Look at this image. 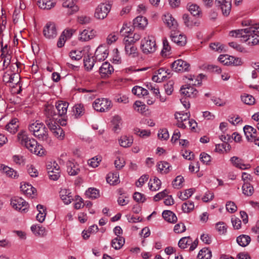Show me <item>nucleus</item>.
<instances>
[{
	"mask_svg": "<svg viewBox=\"0 0 259 259\" xmlns=\"http://www.w3.org/2000/svg\"><path fill=\"white\" fill-rule=\"evenodd\" d=\"M97 35V32L93 29H84L79 34L78 39L81 41H87L93 39Z\"/></svg>",
	"mask_w": 259,
	"mask_h": 259,
	"instance_id": "nucleus-15",
	"label": "nucleus"
},
{
	"mask_svg": "<svg viewBox=\"0 0 259 259\" xmlns=\"http://www.w3.org/2000/svg\"><path fill=\"white\" fill-rule=\"evenodd\" d=\"M131 29H129L127 24H123L122 28L120 31V32L122 34V35H125L123 39L124 41L131 42L134 44L136 41L139 40L140 39L141 36L138 33L134 34L133 37L129 36V35H126V34H128L131 31Z\"/></svg>",
	"mask_w": 259,
	"mask_h": 259,
	"instance_id": "nucleus-13",
	"label": "nucleus"
},
{
	"mask_svg": "<svg viewBox=\"0 0 259 259\" xmlns=\"http://www.w3.org/2000/svg\"><path fill=\"white\" fill-rule=\"evenodd\" d=\"M175 116L178 121L177 125L179 127L182 128L187 127V123L190 116L189 112H177L175 114Z\"/></svg>",
	"mask_w": 259,
	"mask_h": 259,
	"instance_id": "nucleus-10",
	"label": "nucleus"
},
{
	"mask_svg": "<svg viewBox=\"0 0 259 259\" xmlns=\"http://www.w3.org/2000/svg\"><path fill=\"white\" fill-rule=\"evenodd\" d=\"M187 7L189 11L194 16H198L200 14V9L197 5L188 4Z\"/></svg>",
	"mask_w": 259,
	"mask_h": 259,
	"instance_id": "nucleus-55",
	"label": "nucleus"
},
{
	"mask_svg": "<svg viewBox=\"0 0 259 259\" xmlns=\"http://www.w3.org/2000/svg\"><path fill=\"white\" fill-rule=\"evenodd\" d=\"M112 123L113 124V130L116 132L118 133L119 131L120 130V127L121 125V118L119 116H115L113 117Z\"/></svg>",
	"mask_w": 259,
	"mask_h": 259,
	"instance_id": "nucleus-49",
	"label": "nucleus"
},
{
	"mask_svg": "<svg viewBox=\"0 0 259 259\" xmlns=\"http://www.w3.org/2000/svg\"><path fill=\"white\" fill-rule=\"evenodd\" d=\"M84 61V65L85 68L88 70H91L92 69L94 65L95 61L96 59L94 58L93 57H90L89 55L87 56H85L83 59Z\"/></svg>",
	"mask_w": 259,
	"mask_h": 259,
	"instance_id": "nucleus-47",
	"label": "nucleus"
},
{
	"mask_svg": "<svg viewBox=\"0 0 259 259\" xmlns=\"http://www.w3.org/2000/svg\"><path fill=\"white\" fill-rule=\"evenodd\" d=\"M73 111L75 118H78L81 117L85 112L83 105L81 104H76L73 107Z\"/></svg>",
	"mask_w": 259,
	"mask_h": 259,
	"instance_id": "nucleus-42",
	"label": "nucleus"
},
{
	"mask_svg": "<svg viewBox=\"0 0 259 259\" xmlns=\"http://www.w3.org/2000/svg\"><path fill=\"white\" fill-rule=\"evenodd\" d=\"M100 73L102 77L109 76L114 71L113 66L107 62L103 63L100 68Z\"/></svg>",
	"mask_w": 259,
	"mask_h": 259,
	"instance_id": "nucleus-20",
	"label": "nucleus"
},
{
	"mask_svg": "<svg viewBox=\"0 0 259 259\" xmlns=\"http://www.w3.org/2000/svg\"><path fill=\"white\" fill-rule=\"evenodd\" d=\"M17 137L19 143L23 146L26 145L28 142L31 141V139H33L29 136L27 132L25 131H22L19 133Z\"/></svg>",
	"mask_w": 259,
	"mask_h": 259,
	"instance_id": "nucleus-32",
	"label": "nucleus"
},
{
	"mask_svg": "<svg viewBox=\"0 0 259 259\" xmlns=\"http://www.w3.org/2000/svg\"><path fill=\"white\" fill-rule=\"evenodd\" d=\"M132 93L138 96H144L148 94V91L140 86H135L132 89Z\"/></svg>",
	"mask_w": 259,
	"mask_h": 259,
	"instance_id": "nucleus-51",
	"label": "nucleus"
},
{
	"mask_svg": "<svg viewBox=\"0 0 259 259\" xmlns=\"http://www.w3.org/2000/svg\"><path fill=\"white\" fill-rule=\"evenodd\" d=\"M0 170L5 174L7 176L12 178H16L18 177V174L16 171L4 164L0 165Z\"/></svg>",
	"mask_w": 259,
	"mask_h": 259,
	"instance_id": "nucleus-30",
	"label": "nucleus"
},
{
	"mask_svg": "<svg viewBox=\"0 0 259 259\" xmlns=\"http://www.w3.org/2000/svg\"><path fill=\"white\" fill-rule=\"evenodd\" d=\"M141 48L145 54H152L156 50L157 46L154 37L148 36L144 37L141 43Z\"/></svg>",
	"mask_w": 259,
	"mask_h": 259,
	"instance_id": "nucleus-3",
	"label": "nucleus"
},
{
	"mask_svg": "<svg viewBox=\"0 0 259 259\" xmlns=\"http://www.w3.org/2000/svg\"><path fill=\"white\" fill-rule=\"evenodd\" d=\"M134 107L135 110L141 113H143L147 110V106L142 102L139 101H136L135 102L134 104Z\"/></svg>",
	"mask_w": 259,
	"mask_h": 259,
	"instance_id": "nucleus-60",
	"label": "nucleus"
},
{
	"mask_svg": "<svg viewBox=\"0 0 259 259\" xmlns=\"http://www.w3.org/2000/svg\"><path fill=\"white\" fill-rule=\"evenodd\" d=\"M125 243V239L122 236H117L112 240L111 246L116 250L120 249Z\"/></svg>",
	"mask_w": 259,
	"mask_h": 259,
	"instance_id": "nucleus-33",
	"label": "nucleus"
},
{
	"mask_svg": "<svg viewBox=\"0 0 259 259\" xmlns=\"http://www.w3.org/2000/svg\"><path fill=\"white\" fill-rule=\"evenodd\" d=\"M162 21L170 29L174 30L177 28L178 23L170 14L166 13L163 15Z\"/></svg>",
	"mask_w": 259,
	"mask_h": 259,
	"instance_id": "nucleus-17",
	"label": "nucleus"
},
{
	"mask_svg": "<svg viewBox=\"0 0 259 259\" xmlns=\"http://www.w3.org/2000/svg\"><path fill=\"white\" fill-rule=\"evenodd\" d=\"M106 181L110 185H116L119 182V175L116 172L109 173L107 176Z\"/></svg>",
	"mask_w": 259,
	"mask_h": 259,
	"instance_id": "nucleus-48",
	"label": "nucleus"
},
{
	"mask_svg": "<svg viewBox=\"0 0 259 259\" xmlns=\"http://www.w3.org/2000/svg\"><path fill=\"white\" fill-rule=\"evenodd\" d=\"M67 171L70 176H76L80 171L79 165L73 160H68L66 163Z\"/></svg>",
	"mask_w": 259,
	"mask_h": 259,
	"instance_id": "nucleus-19",
	"label": "nucleus"
},
{
	"mask_svg": "<svg viewBox=\"0 0 259 259\" xmlns=\"http://www.w3.org/2000/svg\"><path fill=\"white\" fill-rule=\"evenodd\" d=\"M24 147L26 148L31 153L37 155L41 156L44 153L42 146L38 145L37 141L35 139H31Z\"/></svg>",
	"mask_w": 259,
	"mask_h": 259,
	"instance_id": "nucleus-9",
	"label": "nucleus"
},
{
	"mask_svg": "<svg viewBox=\"0 0 259 259\" xmlns=\"http://www.w3.org/2000/svg\"><path fill=\"white\" fill-rule=\"evenodd\" d=\"M230 161L233 166L242 169H246V165L243 163L242 159L237 156H233L231 158Z\"/></svg>",
	"mask_w": 259,
	"mask_h": 259,
	"instance_id": "nucleus-36",
	"label": "nucleus"
},
{
	"mask_svg": "<svg viewBox=\"0 0 259 259\" xmlns=\"http://www.w3.org/2000/svg\"><path fill=\"white\" fill-rule=\"evenodd\" d=\"M98 227L97 225H93L91 226L88 230L83 231L82 232V237L84 239H87L89 238L92 233H95L98 231Z\"/></svg>",
	"mask_w": 259,
	"mask_h": 259,
	"instance_id": "nucleus-52",
	"label": "nucleus"
},
{
	"mask_svg": "<svg viewBox=\"0 0 259 259\" xmlns=\"http://www.w3.org/2000/svg\"><path fill=\"white\" fill-rule=\"evenodd\" d=\"M242 192L247 196H251L254 192V189L250 183L243 184L242 187Z\"/></svg>",
	"mask_w": 259,
	"mask_h": 259,
	"instance_id": "nucleus-50",
	"label": "nucleus"
},
{
	"mask_svg": "<svg viewBox=\"0 0 259 259\" xmlns=\"http://www.w3.org/2000/svg\"><path fill=\"white\" fill-rule=\"evenodd\" d=\"M192 240L190 237H184L182 238L179 241L178 245L182 249L187 247V245L191 243Z\"/></svg>",
	"mask_w": 259,
	"mask_h": 259,
	"instance_id": "nucleus-56",
	"label": "nucleus"
},
{
	"mask_svg": "<svg viewBox=\"0 0 259 259\" xmlns=\"http://www.w3.org/2000/svg\"><path fill=\"white\" fill-rule=\"evenodd\" d=\"M31 230L35 235L45 236L47 234V231L42 226L33 225L31 227Z\"/></svg>",
	"mask_w": 259,
	"mask_h": 259,
	"instance_id": "nucleus-35",
	"label": "nucleus"
},
{
	"mask_svg": "<svg viewBox=\"0 0 259 259\" xmlns=\"http://www.w3.org/2000/svg\"><path fill=\"white\" fill-rule=\"evenodd\" d=\"M45 115L46 116L45 121L48 119L55 120V116L57 114L55 111V109L53 106L49 105L46 107L45 109Z\"/></svg>",
	"mask_w": 259,
	"mask_h": 259,
	"instance_id": "nucleus-38",
	"label": "nucleus"
},
{
	"mask_svg": "<svg viewBox=\"0 0 259 259\" xmlns=\"http://www.w3.org/2000/svg\"><path fill=\"white\" fill-rule=\"evenodd\" d=\"M60 196L65 204H70L73 200L70 190L66 189H61L60 192Z\"/></svg>",
	"mask_w": 259,
	"mask_h": 259,
	"instance_id": "nucleus-25",
	"label": "nucleus"
},
{
	"mask_svg": "<svg viewBox=\"0 0 259 259\" xmlns=\"http://www.w3.org/2000/svg\"><path fill=\"white\" fill-rule=\"evenodd\" d=\"M62 5L63 7L68 9V13L69 15H72L77 12L79 10L78 7L73 0L64 1L62 3Z\"/></svg>",
	"mask_w": 259,
	"mask_h": 259,
	"instance_id": "nucleus-22",
	"label": "nucleus"
},
{
	"mask_svg": "<svg viewBox=\"0 0 259 259\" xmlns=\"http://www.w3.org/2000/svg\"><path fill=\"white\" fill-rule=\"evenodd\" d=\"M189 66L188 63L182 59L177 60L171 64V68L176 72L187 71Z\"/></svg>",
	"mask_w": 259,
	"mask_h": 259,
	"instance_id": "nucleus-16",
	"label": "nucleus"
},
{
	"mask_svg": "<svg viewBox=\"0 0 259 259\" xmlns=\"http://www.w3.org/2000/svg\"><path fill=\"white\" fill-rule=\"evenodd\" d=\"M242 101L245 104L251 105L254 104L255 99L250 95L244 94L241 96Z\"/></svg>",
	"mask_w": 259,
	"mask_h": 259,
	"instance_id": "nucleus-54",
	"label": "nucleus"
},
{
	"mask_svg": "<svg viewBox=\"0 0 259 259\" xmlns=\"http://www.w3.org/2000/svg\"><path fill=\"white\" fill-rule=\"evenodd\" d=\"M245 32H249L250 34H254L256 35V37L253 38V36L251 35V37H248V39L252 38V41H251L253 45H257L259 44V24L255 25L254 27L250 28L245 29Z\"/></svg>",
	"mask_w": 259,
	"mask_h": 259,
	"instance_id": "nucleus-23",
	"label": "nucleus"
},
{
	"mask_svg": "<svg viewBox=\"0 0 259 259\" xmlns=\"http://www.w3.org/2000/svg\"><path fill=\"white\" fill-rule=\"evenodd\" d=\"M216 5L220 8L224 16H228L231 10V2L230 0H215Z\"/></svg>",
	"mask_w": 259,
	"mask_h": 259,
	"instance_id": "nucleus-14",
	"label": "nucleus"
},
{
	"mask_svg": "<svg viewBox=\"0 0 259 259\" xmlns=\"http://www.w3.org/2000/svg\"><path fill=\"white\" fill-rule=\"evenodd\" d=\"M194 191V189L192 188L186 190L184 193H180L179 197L183 200H186L192 195Z\"/></svg>",
	"mask_w": 259,
	"mask_h": 259,
	"instance_id": "nucleus-58",
	"label": "nucleus"
},
{
	"mask_svg": "<svg viewBox=\"0 0 259 259\" xmlns=\"http://www.w3.org/2000/svg\"><path fill=\"white\" fill-rule=\"evenodd\" d=\"M111 107V101L106 98L96 99L93 103L94 109L101 112L109 110Z\"/></svg>",
	"mask_w": 259,
	"mask_h": 259,
	"instance_id": "nucleus-4",
	"label": "nucleus"
},
{
	"mask_svg": "<svg viewBox=\"0 0 259 259\" xmlns=\"http://www.w3.org/2000/svg\"><path fill=\"white\" fill-rule=\"evenodd\" d=\"M182 208L185 212L188 213L194 209V204L191 201H188L183 204Z\"/></svg>",
	"mask_w": 259,
	"mask_h": 259,
	"instance_id": "nucleus-59",
	"label": "nucleus"
},
{
	"mask_svg": "<svg viewBox=\"0 0 259 259\" xmlns=\"http://www.w3.org/2000/svg\"><path fill=\"white\" fill-rule=\"evenodd\" d=\"M111 9V6L108 4H101L96 8L95 17L98 19L105 18Z\"/></svg>",
	"mask_w": 259,
	"mask_h": 259,
	"instance_id": "nucleus-7",
	"label": "nucleus"
},
{
	"mask_svg": "<svg viewBox=\"0 0 259 259\" xmlns=\"http://www.w3.org/2000/svg\"><path fill=\"white\" fill-rule=\"evenodd\" d=\"M161 185L160 180L158 178L154 177L153 180H150L149 183V189L151 191H156L160 189Z\"/></svg>",
	"mask_w": 259,
	"mask_h": 259,
	"instance_id": "nucleus-45",
	"label": "nucleus"
},
{
	"mask_svg": "<svg viewBox=\"0 0 259 259\" xmlns=\"http://www.w3.org/2000/svg\"><path fill=\"white\" fill-rule=\"evenodd\" d=\"M147 24V19L143 16H138L133 21L134 26L140 29H144Z\"/></svg>",
	"mask_w": 259,
	"mask_h": 259,
	"instance_id": "nucleus-28",
	"label": "nucleus"
},
{
	"mask_svg": "<svg viewBox=\"0 0 259 259\" xmlns=\"http://www.w3.org/2000/svg\"><path fill=\"white\" fill-rule=\"evenodd\" d=\"M250 241V237L246 235H241L237 237L236 239L237 243L242 247H245L248 245Z\"/></svg>",
	"mask_w": 259,
	"mask_h": 259,
	"instance_id": "nucleus-41",
	"label": "nucleus"
},
{
	"mask_svg": "<svg viewBox=\"0 0 259 259\" xmlns=\"http://www.w3.org/2000/svg\"><path fill=\"white\" fill-rule=\"evenodd\" d=\"M68 103L67 102L59 101L56 103V108L58 111V115L63 116L66 115L67 113Z\"/></svg>",
	"mask_w": 259,
	"mask_h": 259,
	"instance_id": "nucleus-26",
	"label": "nucleus"
},
{
	"mask_svg": "<svg viewBox=\"0 0 259 259\" xmlns=\"http://www.w3.org/2000/svg\"><path fill=\"white\" fill-rule=\"evenodd\" d=\"M243 131L247 140L248 142H254L256 139L259 138V132L251 126L245 125Z\"/></svg>",
	"mask_w": 259,
	"mask_h": 259,
	"instance_id": "nucleus-11",
	"label": "nucleus"
},
{
	"mask_svg": "<svg viewBox=\"0 0 259 259\" xmlns=\"http://www.w3.org/2000/svg\"><path fill=\"white\" fill-rule=\"evenodd\" d=\"M170 37L171 41L176 43L179 46H184L186 45L187 42L186 36L181 34L179 31L176 29L171 30Z\"/></svg>",
	"mask_w": 259,
	"mask_h": 259,
	"instance_id": "nucleus-12",
	"label": "nucleus"
},
{
	"mask_svg": "<svg viewBox=\"0 0 259 259\" xmlns=\"http://www.w3.org/2000/svg\"><path fill=\"white\" fill-rule=\"evenodd\" d=\"M162 217L168 222L175 223L177 221L176 214L170 210H164L162 212Z\"/></svg>",
	"mask_w": 259,
	"mask_h": 259,
	"instance_id": "nucleus-34",
	"label": "nucleus"
},
{
	"mask_svg": "<svg viewBox=\"0 0 259 259\" xmlns=\"http://www.w3.org/2000/svg\"><path fill=\"white\" fill-rule=\"evenodd\" d=\"M258 24H252L251 20H244L242 21V25L243 26H249V27L245 29L232 30L230 32V35L232 37L242 38L244 41H248V45L254 46L255 45H253L251 42L252 41V38L248 39V37H250V36L251 37V35L253 36V38H254L256 37V35H255L254 34H250L249 32L248 33L245 32L246 31H245V29L254 27Z\"/></svg>",
	"mask_w": 259,
	"mask_h": 259,
	"instance_id": "nucleus-1",
	"label": "nucleus"
},
{
	"mask_svg": "<svg viewBox=\"0 0 259 259\" xmlns=\"http://www.w3.org/2000/svg\"><path fill=\"white\" fill-rule=\"evenodd\" d=\"M83 54L81 51H72L69 53L70 57L74 60H79L82 57Z\"/></svg>",
	"mask_w": 259,
	"mask_h": 259,
	"instance_id": "nucleus-61",
	"label": "nucleus"
},
{
	"mask_svg": "<svg viewBox=\"0 0 259 259\" xmlns=\"http://www.w3.org/2000/svg\"><path fill=\"white\" fill-rule=\"evenodd\" d=\"M43 34L46 38L51 39L55 38L58 34L57 29L55 23L48 22L44 26Z\"/></svg>",
	"mask_w": 259,
	"mask_h": 259,
	"instance_id": "nucleus-6",
	"label": "nucleus"
},
{
	"mask_svg": "<svg viewBox=\"0 0 259 259\" xmlns=\"http://www.w3.org/2000/svg\"><path fill=\"white\" fill-rule=\"evenodd\" d=\"M108 51L106 47L101 45L99 46L95 53V59L96 61H101L104 60L108 56Z\"/></svg>",
	"mask_w": 259,
	"mask_h": 259,
	"instance_id": "nucleus-18",
	"label": "nucleus"
},
{
	"mask_svg": "<svg viewBox=\"0 0 259 259\" xmlns=\"http://www.w3.org/2000/svg\"><path fill=\"white\" fill-rule=\"evenodd\" d=\"M37 5L41 9L49 10L55 7L56 3L53 0H38Z\"/></svg>",
	"mask_w": 259,
	"mask_h": 259,
	"instance_id": "nucleus-29",
	"label": "nucleus"
},
{
	"mask_svg": "<svg viewBox=\"0 0 259 259\" xmlns=\"http://www.w3.org/2000/svg\"><path fill=\"white\" fill-rule=\"evenodd\" d=\"M184 178L182 176H177L172 183L174 188L176 189L181 188L182 186V184L184 182Z\"/></svg>",
	"mask_w": 259,
	"mask_h": 259,
	"instance_id": "nucleus-62",
	"label": "nucleus"
},
{
	"mask_svg": "<svg viewBox=\"0 0 259 259\" xmlns=\"http://www.w3.org/2000/svg\"><path fill=\"white\" fill-rule=\"evenodd\" d=\"M183 19L185 25L188 27H192L194 26H198L199 22L195 20H193L188 14H185L183 16Z\"/></svg>",
	"mask_w": 259,
	"mask_h": 259,
	"instance_id": "nucleus-37",
	"label": "nucleus"
},
{
	"mask_svg": "<svg viewBox=\"0 0 259 259\" xmlns=\"http://www.w3.org/2000/svg\"><path fill=\"white\" fill-rule=\"evenodd\" d=\"M180 91L182 94L187 97H195L198 93V91L195 89L190 85L181 88Z\"/></svg>",
	"mask_w": 259,
	"mask_h": 259,
	"instance_id": "nucleus-24",
	"label": "nucleus"
},
{
	"mask_svg": "<svg viewBox=\"0 0 259 259\" xmlns=\"http://www.w3.org/2000/svg\"><path fill=\"white\" fill-rule=\"evenodd\" d=\"M119 143L121 146L126 148L132 145L133 143V139L132 137L123 136L119 140Z\"/></svg>",
	"mask_w": 259,
	"mask_h": 259,
	"instance_id": "nucleus-43",
	"label": "nucleus"
},
{
	"mask_svg": "<svg viewBox=\"0 0 259 259\" xmlns=\"http://www.w3.org/2000/svg\"><path fill=\"white\" fill-rule=\"evenodd\" d=\"M124 42L126 54L131 57L137 56L138 55L137 48L134 45V44L128 41H124Z\"/></svg>",
	"mask_w": 259,
	"mask_h": 259,
	"instance_id": "nucleus-21",
	"label": "nucleus"
},
{
	"mask_svg": "<svg viewBox=\"0 0 259 259\" xmlns=\"http://www.w3.org/2000/svg\"><path fill=\"white\" fill-rule=\"evenodd\" d=\"M11 204L15 209L24 212H25L29 207L28 203L21 197H14L12 198Z\"/></svg>",
	"mask_w": 259,
	"mask_h": 259,
	"instance_id": "nucleus-8",
	"label": "nucleus"
},
{
	"mask_svg": "<svg viewBox=\"0 0 259 259\" xmlns=\"http://www.w3.org/2000/svg\"><path fill=\"white\" fill-rule=\"evenodd\" d=\"M48 172L59 171L60 167L55 161H50L47 163Z\"/></svg>",
	"mask_w": 259,
	"mask_h": 259,
	"instance_id": "nucleus-57",
	"label": "nucleus"
},
{
	"mask_svg": "<svg viewBox=\"0 0 259 259\" xmlns=\"http://www.w3.org/2000/svg\"><path fill=\"white\" fill-rule=\"evenodd\" d=\"M7 83H11L13 84H17L20 80V75L17 73H13L8 77Z\"/></svg>",
	"mask_w": 259,
	"mask_h": 259,
	"instance_id": "nucleus-63",
	"label": "nucleus"
},
{
	"mask_svg": "<svg viewBox=\"0 0 259 259\" xmlns=\"http://www.w3.org/2000/svg\"><path fill=\"white\" fill-rule=\"evenodd\" d=\"M211 252L207 248H203L198 253L197 257L198 259H210Z\"/></svg>",
	"mask_w": 259,
	"mask_h": 259,
	"instance_id": "nucleus-46",
	"label": "nucleus"
},
{
	"mask_svg": "<svg viewBox=\"0 0 259 259\" xmlns=\"http://www.w3.org/2000/svg\"><path fill=\"white\" fill-rule=\"evenodd\" d=\"M231 56H228V55H221L218 58L219 61L223 63L224 65H230V62H231Z\"/></svg>",
	"mask_w": 259,
	"mask_h": 259,
	"instance_id": "nucleus-64",
	"label": "nucleus"
},
{
	"mask_svg": "<svg viewBox=\"0 0 259 259\" xmlns=\"http://www.w3.org/2000/svg\"><path fill=\"white\" fill-rule=\"evenodd\" d=\"M29 131L39 140L45 141L48 138L47 128L42 122L36 121L29 126Z\"/></svg>",
	"mask_w": 259,
	"mask_h": 259,
	"instance_id": "nucleus-2",
	"label": "nucleus"
},
{
	"mask_svg": "<svg viewBox=\"0 0 259 259\" xmlns=\"http://www.w3.org/2000/svg\"><path fill=\"white\" fill-rule=\"evenodd\" d=\"M17 137L19 143L23 146L26 145L28 142L31 141V139H33L29 136L27 132L25 131H22L19 133Z\"/></svg>",
	"mask_w": 259,
	"mask_h": 259,
	"instance_id": "nucleus-31",
	"label": "nucleus"
},
{
	"mask_svg": "<svg viewBox=\"0 0 259 259\" xmlns=\"http://www.w3.org/2000/svg\"><path fill=\"white\" fill-rule=\"evenodd\" d=\"M86 196L90 199H95L100 196V191L95 188H89L85 192Z\"/></svg>",
	"mask_w": 259,
	"mask_h": 259,
	"instance_id": "nucleus-39",
	"label": "nucleus"
},
{
	"mask_svg": "<svg viewBox=\"0 0 259 259\" xmlns=\"http://www.w3.org/2000/svg\"><path fill=\"white\" fill-rule=\"evenodd\" d=\"M46 124L57 138L61 140L64 139L65 133L63 129L56 123L55 120L48 119L46 121Z\"/></svg>",
	"mask_w": 259,
	"mask_h": 259,
	"instance_id": "nucleus-5",
	"label": "nucleus"
},
{
	"mask_svg": "<svg viewBox=\"0 0 259 259\" xmlns=\"http://www.w3.org/2000/svg\"><path fill=\"white\" fill-rule=\"evenodd\" d=\"M171 47L169 46V42L166 38L163 39V48L161 51V54L163 56H167L170 54Z\"/></svg>",
	"mask_w": 259,
	"mask_h": 259,
	"instance_id": "nucleus-53",
	"label": "nucleus"
},
{
	"mask_svg": "<svg viewBox=\"0 0 259 259\" xmlns=\"http://www.w3.org/2000/svg\"><path fill=\"white\" fill-rule=\"evenodd\" d=\"M20 188L21 191L28 197H33V195L36 192V189L29 184H24L21 185Z\"/></svg>",
	"mask_w": 259,
	"mask_h": 259,
	"instance_id": "nucleus-27",
	"label": "nucleus"
},
{
	"mask_svg": "<svg viewBox=\"0 0 259 259\" xmlns=\"http://www.w3.org/2000/svg\"><path fill=\"white\" fill-rule=\"evenodd\" d=\"M157 168L161 173L167 174L170 171L171 166L166 161L159 162L157 164Z\"/></svg>",
	"mask_w": 259,
	"mask_h": 259,
	"instance_id": "nucleus-44",
	"label": "nucleus"
},
{
	"mask_svg": "<svg viewBox=\"0 0 259 259\" xmlns=\"http://www.w3.org/2000/svg\"><path fill=\"white\" fill-rule=\"evenodd\" d=\"M19 126L16 118L12 119L6 126V130L11 133L14 134L17 131Z\"/></svg>",
	"mask_w": 259,
	"mask_h": 259,
	"instance_id": "nucleus-40",
	"label": "nucleus"
}]
</instances>
